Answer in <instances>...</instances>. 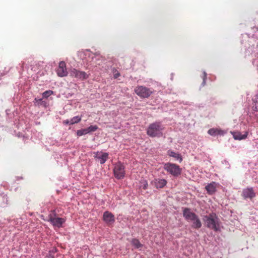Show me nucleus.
<instances>
[{
	"instance_id": "5701e85b",
	"label": "nucleus",
	"mask_w": 258,
	"mask_h": 258,
	"mask_svg": "<svg viewBox=\"0 0 258 258\" xmlns=\"http://www.w3.org/2000/svg\"><path fill=\"white\" fill-rule=\"evenodd\" d=\"M53 92L51 90H47L44 92L42 94L43 97L44 98H47L50 96L51 95L53 94Z\"/></svg>"
},
{
	"instance_id": "20e7f679",
	"label": "nucleus",
	"mask_w": 258,
	"mask_h": 258,
	"mask_svg": "<svg viewBox=\"0 0 258 258\" xmlns=\"http://www.w3.org/2000/svg\"><path fill=\"white\" fill-rule=\"evenodd\" d=\"M164 169L169 173L174 176L180 175L181 169L179 166L175 164L167 163L164 165Z\"/></svg>"
},
{
	"instance_id": "dca6fc26",
	"label": "nucleus",
	"mask_w": 258,
	"mask_h": 258,
	"mask_svg": "<svg viewBox=\"0 0 258 258\" xmlns=\"http://www.w3.org/2000/svg\"><path fill=\"white\" fill-rule=\"evenodd\" d=\"M167 154L169 156L175 158L176 159L179 160V162L180 163H181L182 162V157L179 153H175L172 150H168L167 152Z\"/></svg>"
},
{
	"instance_id": "1a4fd4ad",
	"label": "nucleus",
	"mask_w": 258,
	"mask_h": 258,
	"mask_svg": "<svg viewBox=\"0 0 258 258\" xmlns=\"http://www.w3.org/2000/svg\"><path fill=\"white\" fill-rule=\"evenodd\" d=\"M56 74L60 77H66L68 75V73L64 61H61L59 63L58 67L56 70Z\"/></svg>"
},
{
	"instance_id": "f3484780",
	"label": "nucleus",
	"mask_w": 258,
	"mask_h": 258,
	"mask_svg": "<svg viewBox=\"0 0 258 258\" xmlns=\"http://www.w3.org/2000/svg\"><path fill=\"white\" fill-rule=\"evenodd\" d=\"M95 157L97 158L98 159H100V163L101 164H104L108 159V154L107 153H101V156H97L96 155Z\"/></svg>"
},
{
	"instance_id": "ddd939ff",
	"label": "nucleus",
	"mask_w": 258,
	"mask_h": 258,
	"mask_svg": "<svg viewBox=\"0 0 258 258\" xmlns=\"http://www.w3.org/2000/svg\"><path fill=\"white\" fill-rule=\"evenodd\" d=\"M205 188L207 192L209 195H213L214 194L216 190V184L214 182H212L206 186Z\"/></svg>"
},
{
	"instance_id": "aec40b11",
	"label": "nucleus",
	"mask_w": 258,
	"mask_h": 258,
	"mask_svg": "<svg viewBox=\"0 0 258 258\" xmlns=\"http://www.w3.org/2000/svg\"><path fill=\"white\" fill-rule=\"evenodd\" d=\"M87 134H88V132L86 128L79 130L77 131V135L78 136H82Z\"/></svg>"
},
{
	"instance_id": "9b49d317",
	"label": "nucleus",
	"mask_w": 258,
	"mask_h": 258,
	"mask_svg": "<svg viewBox=\"0 0 258 258\" xmlns=\"http://www.w3.org/2000/svg\"><path fill=\"white\" fill-rule=\"evenodd\" d=\"M103 220L107 224H111L115 221L114 216L111 212L105 211L103 215Z\"/></svg>"
},
{
	"instance_id": "b1692460",
	"label": "nucleus",
	"mask_w": 258,
	"mask_h": 258,
	"mask_svg": "<svg viewBox=\"0 0 258 258\" xmlns=\"http://www.w3.org/2000/svg\"><path fill=\"white\" fill-rule=\"evenodd\" d=\"M35 102L37 103L38 105L41 104L42 99H35Z\"/></svg>"
},
{
	"instance_id": "423d86ee",
	"label": "nucleus",
	"mask_w": 258,
	"mask_h": 258,
	"mask_svg": "<svg viewBox=\"0 0 258 258\" xmlns=\"http://www.w3.org/2000/svg\"><path fill=\"white\" fill-rule=\"evenodd\" d=\"M113 173L114 176L118 179H122L125 175L124 167L123 165L120 162L115 164Z\"/></svg>"
},
{
	"instance_id": "a878e982",
	"label": "nucleus",
	"mask_w": 258,
	"mask_h": 258,
	"mask_svg": "<svg viewBox=\"0 0 258 258\" xmlns=\"http://www.w3.org/2000/svg\"><path fill=\"white\" fill-rule=\"evenodd\" d=\"M120 76V74L118 72H117L116 73H115L114 74V78H117Z\"/></svg>"
},
{
	"instance_id": "6e6552de",
	"label": "nucleus",
	"mask_w": 258,
	"mask_h": 258,
	"mask_svg": "<svg viewBox=\"0 0 258 258\" xmlns=\"http://www.w3.org/2000/svg\"><path fill=\"white\" fill-rule=\"evenodd\" d=\"M70 76L78 80H84L89 77V75L84 71H81L76 69H72L70 71Z\"/></svg>"
},
{
	"instance_id": "412c9836",
	"label": "nucleus",
	"mask_w": 258,
	"mask_h": 258,
	"mask_svg": "<svg viewBox=\"0 0 258 258\" xmlns=\"http://www.w3.org/2000/svg\"><path fill=\"white\" fill-rule=\"evenodd\" d=\"M88 133L90 132H93L96 131L98 129V126L96 125H90L88 128H86Z\"/></svg>"
},
{
	"instance_id": "a211bd4d",
	"label": "nucleus",
	"mask_w": 258,
	"mask_h": 258,
	"mask_svg": "<svg viewBox=\"0 0 258 258\" xmlns=\"http://www.w3.org/2000/svg\"><path fill=\"white\" fill-rule=\"evenodd\" d=\"M131 243L136 248H139L143 246V245L140 243L139 240L136 238L133 239Z\"/></svg>"
},
{
	"instance_id": "4be33fe9",
	"label": "nucleus",
	"mask_w": 258,
	"mask_h": 258,
	"mask_svg": "<svg viewBox=\"0 0 258 258\" xmlns=\"http://www.w3.org/2000/svg\"><path fill=\"white\" fill-rule=\"evenodd\" d=\"M148 186V182L146 180H143L141 181L140 187L144 189H146Z\"/></svg>"
},
{
	"instance_id": "39448f33",
	"label": "nucleus",
	"mask_w": 258,
	"mask_h": 258,
	"mask_svg": "<svg viewBox=\"0 0 258 258\" xmlns=\"http://www.w3.org/2000/svg\"><path fill=\"white\" fill-rule=\"evenodd\" d=\"M135 92L142 98H148L153 93L152 90L144 86H138L135 88Z\"/></svg>"
},
{
	"instance_id": "7ed1b4c3",
	"label": "nucleus",
	"mask_w": 258,
	"mask_h": 258,
	"mask_svg": "<svg viewBox=\"0 0 258 258\" xmlns=\"http://www.w3.org/2000/svg\"><path fill=\"white\" fill-rule=\"evenodd\" d=\"M204 220L207 224V226L217 231L219 229V225L218 223V218L214 214H211L208 216H205Z\"/></svg>"
},
{
	"instance_id": "2eb2a0df",
	"label": "nucleus",
	"mask_w": 258,
	"mask_h": 258,
	"mask_svg": "<svg viewBox=\"0 0 258 258\" xmlns=\"http://www.w3.org/2000/svg\"><path fill=\"white\" fill-rule=\"evenodd\" d=\"M247 133L246 132L244 134L242 135L240 132H233L232 133L233 137L235 140H241L245 139L247 137Z\"/></svg>"
},
{
	"instance_id": "f8f14e48",
	"label": "nucleus",
	"mask_w": 258,
	"mask_h": 258,
	"mask_svg": "<svg viewBox=\"0 0 258 258\" xmlns=\"http://www.w3.org/2000/svg\"><path fill=\"white\" fill-rule=\"evenodd\" d=\"M167 183L166 180L164 179L155 178L151 181V184L157 188H161L164 187Z\"/></svg>"
},
{
	"instance_id": "9d476101",
	"label": "nucleus",
	"mask_w": 258,
	"mask_h": 258,
	"mask_svg": "<svg viewBox=\"0 0 258 258\" xmlns=\"http://www.w3.org/2000/svg\"><path fill=\"white\" fill-rule=\"evenodd\" d=\"M242 196L245 199H252L255 197V193L252 187H247L243 189Z\"/></svg>"
},
{
	"instance_id": "393cba45",
	"label": "nucleus",
	"mask_w": 258,
	"mask_h": 258,
	"mask_svg": "<svg viewBox=\"0 0 258 258\" xmlns=\"http://www.w3.org/2000/svg\"><path fill=\"white\" fill-rule=\"evenodd\" d=\"M63 124H70V120L67 119V120H65L63 121Z\"/></svg>"
},
{
	"instance_id": "0eeeda50",
	"label": "nucleus",
	"mask_w": 258,
	"mask_h": 258,
	"mask_svg": "<svg viewBox=\"0 0 258 258\" xmlns=\"http://www.w3.org/2000/svg\"><path fill=\"white\" fill-rule=\"evenodd\" d=\"M52 213L49 215V221L53 225V226L59 228L61 227L62 224L65 222L63 218L55 217V211H52Z\"/></svg>"
},
{
	"instance_id": "6ab92c4d",
	"label": "nucleus",
	"mask_w": 258,
	"mask_h": 258,
	"mask_svg": "<svg viewBox=\"0 0 258 258\" xmlns=\"http://www.w3.org/2000/svg\"><path fill=\"white\" fill-rule=\"evenodd\" d=\"M81 120V117L79 116H76L73 117L70 120V124H73L79 122Z\"/></svg>"
},
{
	"instance_id": "4468645a",
	"label": "nucleus",
	"mask_w": 258,
	"mask_h": 258,
	"mask_svg": "<svg viewBox=\"0 0 258 258\" xmlns=\"http://www.w3.org/2000/svg\"><path fill=\"white\" fill-rule=\"evenodd\" d=\"M208 133L209 135L212 136H215L218 135H223L225 133L221 129L214 128L209 130Z\"/></svg>"
},
{
	"instance_id": "f03ea898",
	"label": "nucleus",
	"mask_w": 258,
	"mask_h": 258,
	"mask_svg": "<svg viewBox=\"0 0 258 258\" xmlns=\"http://www.w3.org/2000/svg\"><path fill=\"white\" fill-rule=\"evenodd\" d=\"M164 126L160 122L156 121L150 124L147 129V134L151 137H160L162 136Z\"/></svg>"
},
{
	"instance_id": "bb28decb",
	"label": "nucleus",
	"mask_w": 258,
	"mask_h": 258,
	"mask_svg": "<svg viewBox=\"0 0 258 258\" xmlns=\"http://www.w3.org/2000/svg\"><path fill=\"white\" fill-rule=\"evenodd\" d=\"M206 77V75L205 74V73H204V79H203V85H204L205 84V78Z\"/></svg>"
},
{
	"instance_id": "f257e3e1",
	"label": "nucleus",
	"mask_w": 258,
	"mask_h": 258,
	"mask_svg": "<svg viewBox=\"0 0 258 258\" xmlns=\"http://www.w3.org/2000/svg\"><path fill=\"white\" fill-rule=\"evenodd\" d=\"M183 216L187 221L192 222L191 227L195 229H199L202 226V223L198 216L188 208L183 209Z\"/></svg>"
}]
</instances>
